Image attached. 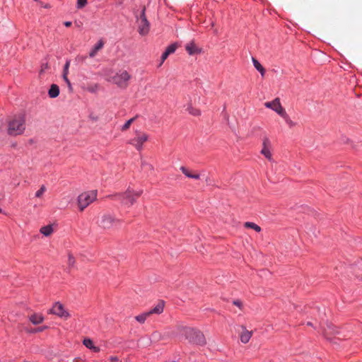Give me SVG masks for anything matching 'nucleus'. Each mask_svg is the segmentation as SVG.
I'll use <instances>...</instances> for the list:
<instances>
[{"label": "nucleus", "mask_w": 362, "mask_h": 362, "mask_svg": "<svg viewBox=\"0 0 362 362\" xmlns=\"http://www.w3.org/2000/svg\"><path fill=\"white\" fill-rule=\"evenodd\" d=\"M122 220L110 211L101 212L97 220L98 227L105 230H115L120 227Z\"/></svg>", "instance_id": "nucleus-1"}, {"label": "nucleus", "mask_w": 362, "mask_h": 362, "mask_svg": "<svg viewBox=\"0 0 362 362\" xmlns=\"http://www.w3.org/2000/svg\"><path fill=\"white\" fill-rule=\"evenodd\" d=\"M177 330L183 334L185 339L190 343L199 346H204L206 344L204 334L198 329L180 325L177 327Z\"/></svg>", "instance_id": "nucleus-2"}, {"label": "nucleus", "mask_w": 362, "mask_h": 362, "mask_svg": "<svg viewBox=\"0 0 362 362\" xmlns=\"http://www.w3.org/2000/svg\"><path fill=\"white\" fill-rule=\"evenodd\" d=\"M141 194L142 190L134 192L129 188L126 192L115 194L112 195V197L115 200L120 201L123 205L130 207L135 203L136 199L139 198Z\"/></svg>", "instance_id": "nucleus-3"}, {"label": "nucleus", "mask_w": 362, "mask_h": 362, "mask_svg": "<svg viewBox=\"0 0 362 362\" xmlns=\"http://www.w3.org/2000/svg\"><path fill=\"white\" fill-rule=\"evenodd\" d=\"M25 129V118L22 115L16 116L8 122L7 132L11 136L20 135L23 133Z\"/></svg>", "instance_id": "nucleus-4"}, {"label": "nucleus", "mask_w": 362, "mask_h": 362, "mask_svg": "<svg viewBox=\"0 0 362 362\" xmlns=\"http://www.w3.org/2000/svg\"><path fill=\"white\" fill-rule=\"evenodd\" d=\"M97 197L96 191L86 192L78 197V206L80 211H83L90 204L94 202Z\"/></svg>", "instance_id": "nucleus-5"}, {"label": "nucleus", "mask_w": 362, "mask_h": 362, "mask_svg": "<svg viewBox=\"0 0 362 362\" xmlns=\"http://www.w3.org/2000/svg\"><path fill=\"white\" fill-rule=\"evenodd\" d=\"M130 74L125 70L120 71L115 76L110 77L109 81L116 84L122 88H126L128 86V81L130 80Z\"/></svg>", "instance_id": "nucleus-6"}, {"label": "nucleus", "mask_w": 362, "mask_h": 362, "mask_svg": "<svg viewBox=\"0 0 362 362\" xmlns=\"http://www.w3.org/2000/svg\"><path fill=\"white\" fill-rule=\"evenodd\" d=\"M264 106L276 112L281 117H286V110L281 106L280 99L276 98L274 100L270 102H266Z\"/></svg>", "instance_id": "nucleus-7"}, {"label": "nucleus", "mask_w": 362, "mask_h": 362, "mask_svg": "<svg viewBox=\"0 0 362 362\" xmlns=\"http://www.w3.org/2000/svg\"><path fill=\"white\" fill-rule=\"evenodd\" d=\"M48 313L56 315L64 319H68L70 317L68 311L65 310L64 305L59 302L55 303L52 309L48 311Z\"/></svg>", "instance_id": "nucleus-8"}, {"label": "nucleus", "mask_w": 362, "mask_h": 362, "mask_svg": "<svg viewBox=\"0 0 362 362\" xmlns=\"http://www.w3.org/2000/svg\"><path fill=\"white\" fill-rule=\"evenodd\" d=\"M145 7L143 8L141 16L139 21V34L142 35H146L149 31V23L145 15Z\"/></svg>", "instance_id": "nucleus-9"}, {"label": "nucleus", "mask_w": 362, "mask_h": 362, "mask_svg": "<svg viewBox=\"0 0 362 362\" xmlns=\"http://www.w3.org/2000/svg\"><path fill=\"white\" fill-rule=\"evenodd\" d=\"M148 135L144 132H137L136 136L129 141V144L133 145L138 151L142 149V146L144 142L148 140Z\"/></svg>", "instance_id": "nucleus-10"}, {"label": "nucleus", "mask_w": 362, "mask_h": 362, "mask_svg": "<svg viewBox=\"0 0 362 362\" xmlns=\"http://www.w3.org/2000/svg\"><path fill=\"white\" fill-rule=\"evenodd\" d=\"M262 149L261 151V153L264 155L269 160H272V153L270 152V146L271 143L268 138H264L262 143Z\"/></svg>", "instance_id": "nucleus-11"}, {"label": "nucleus", "mask_w": 362, "mask_h": 362, "mask_svg": "<svg viewBox=\"0 0 362 362\" xmlns=\"http://www.w3.org/2000/svg\"><path fill=\"white\" fill-rule=\"evenodd\" d=\"M28 319L30 321V322L34 325L41 324L45 320L42 314L37 313H33L31 315H30L28 316Z\"/></svg>", "instance_id": "nucleus-12"}, {"label": "nucleus", "mask_w": 362, "mask_h": 362, "mask_svg": "<svg viewBox=\"0 0 362 362\" xmlns=\"http://www.w3.org/2000/svg\"><path fill=\"white\" fill-rule=\"evenodd\" d=\"M241 327H242V332L240 335V341L243 343L246 344L250 341V339L252 335V332L248 331L247 329H246V328L244 326H242Z\"/></svg>", "instance_id": "nucleus-13"}, {"label": "nucleus", "mask_w": 362, "mask_h": 362, "mask_svg": "<svg viewBox=\"0 0 362 362\" xmlns=\"http://www.w3.org/2000/svg\"><path fill=\"white\" fill-rule=\"evenodd\" d=\"M185 49L190 55L198 54L201 52V50L197 47L194 41L188 42L185 46Z\"/></svg>", "instance_id": "nucleus-14"}, {"label": "nucleus", "mask_w": 362, "mask_h": 362, "mask_svg": "<svg viewBox=\"0 0 362 362\" xmlns=\"http://www.w3.org/2000/svg\"><path fill=\"white\" fill-rule=\"evenodd\" d=\"M164 306H165L164 301L160 300L157 303V305L154 308H153L152 309L148 310V313H149L150 315H151L153 314L159 315L163 312Z\"/></svg>", "instance_id": "nucleus-15"}, {"label": "nucleus", "mask_w": 362, "mask_h": 362, "mask_svg": "<svg viewBox=\"0 0 362 362\" xmlns=\"http://www.w3.org/2000/svg\"><path fill=\"white\" fill-rule=\"evenodd\" d=\"M103 46L104 42L102 40H99L89 52V57L91 58L94 57L97 54L98 52L103 47Z\"/></svg>", "instance_id": "nucleus-16"}, {"label": "nucleus", "mask_w": 362, "mask_h": 362, "mask_svg": "<svg viewBox=\"0 0 362 362\" xmlns=\"http://www.w3.org/2000/svg\"><path fill=\"white\" fill-rule=\"evenodd\" d=\"M180 170L187 177L195 179V180H199L200 178V176L198 173H193L189 170H188L187 168H185L184 166L180 167Z\"/></svg>", "instance_id": "nucleus-17"}, {"label": "nucleus", "mask_w": 362, "mask_h": 362, "mask_svg": "<svg viewBox=\"0 0 362 362\" xmlns=\"http://www.w3.org/2000/svg\"><path fill=\"white\" fill-rule=\"evenodd\" d=\"M69 66H70V60H67L66 62V64L64 66V70H63V78L64 80L65 81V82L67 83V85L71 87V82L69 80L68 78V74H69Z\"/></svg>", "instance_id": "nucleus-18"}, {"label": "nucleus", "mask_w": 362, "mask_h": 362, "mask_svg": "<svg viewBox=\"0 0 362 362\" xmlns=\"http://www.w3.org/2000/svg\"><path fill=\"white\" fill-rule=\"evenodd\" d=\"M83 344L89 349L94 352H99L100 348L93 345V342L90 339H85L83 340Z\"/></svg>", "instance_id": "nucleus-19"}, {"label": "nucleus", "mask_w": 362, "mask_h": 362, "mask_svg": "<svg viewBox=\"0 0 362 362\" xmlns=\"http://www.w3.org/2000/svg\"><path fill=\"white\" fill-rule=\"evenodd\" d=\"M48 94L52 98L57 97L59 94V86L56 84H52L49 90Z\"/></svg>", "instance_id": "nucleus-20"}, {"label": "nucleus", "mask_w": 362, "mask_h": 362, "mask_svg": "<svg viewBox=\"0 0 362 362\" xmlns=\"http://www.w3.org/2000/svg\"><path fill=\"white\" fill-rule=\"evenodd\" d=\"M40 231L44 235L49 236L53 233V228L51 225H47L42 227Z\"/></svg>", "instance_id": "nucleus-21"}, {"label": "nucleus", "mask_w": 362, "mask_h": 362, "mask_svg": "<svg viewBox=\"0 0 362 362\" xmlns=\"http://www.w3.org/2000/svg\"><path fill=\"white\" fill-rule=\"evenodd\" d=\"M150 316L149 313L147 312H145L141 315H139L135 317V319L136 321H138L140 323H144L146 318Z\"/></svg>", "instance_id": "nucleus-22"}, {"label": "nucleus", "mask_w": 362, "mask_h": 362, "mask_svg": "<svg viewBox=\"0 0 362 362\" xmlns=\"http://www.w3.org/2000/svg\"><path fill=\"white\" fill-rule=\"evenodd\" d=\"M244 226L245 228H252V229L255 230L257 232H260L261 231V228L259 226H257V224H255V223H252V222H245L244 223Z\"/></svg>", "instance_id": "nucleus-23"}, {"label": "nucleus", "mask_w": 362, "mask_h": 362, "mask_svg": "<svg viewBox=\"0 0 362 362\" xmlns=\"http://www.w3.org/2000/svg\"><path fill=\"white\" fill-rule=\"evenodd\" d=\"M187 110L189 112V114L194 116H199L201 114V111L199 109L195 108L192 106H189Z\"/></svg>", "instance_id": "nucleus-24"}, {"label": "nucleus", "mask_w": 362, "mask_h": 362, "mask_svg": "<svg viewBox=\"0 0 362 362\" xmlns=\"http://www.w3.org/2000/svg\"><path fill=\"white\" fill-rule=\"evenodd\" d=\"M136 117H132L128 121L126 122V123L121 127V130L122 132H125L130 127L132 122L135 120Z\"/></svg>", "instance_id": "nucleus-25"}, {"label": "nucleus", "mask_w": 362, "mask_h": 362, "mask_svg": "<svg viewBox=\"0 0 362 362\" xmlns=\"http://www.w3.org/2000/svg\"><path fill=\"white\" fill-rule=\"evenodd\" d=\"M177 47V44H175V43L172 44L166 48L165 52L170 55V54H173L175 52Z\"/></svg>", "instance_id": "nucleus-26"}, {"label": "nucleus", "mask_w": 362, "mask_h": 362, "mask_svg": "<svg viewBox=\"0 0 362 362\" xmlns=\"http://www.w3.org/2000/svg\"><path fill=\"white\" fill-rule=\"evenodd\" d=\"M46 187L45 185H42L40 188L35 192V197L37 198H41L43 194L46 191Z\"/></svg>", "instance_id": "nucleus-27"}, {"label": "nucleus", "mask_w": 362, "mask_h": 362, "mask_svg": "<svg viewBox=\"0 0 362 362\" xmlns=\"http://www.w3.org/2000/svg\"><path fill=\"white\" fill-rule=\"evenodd\" d=\"M252 61L254 64V66L256 68L257 71H259V69H261L262 67H263L255 58L252 57Z\"/></svg>", "instance_id": "nucleus-28"}, {"label": "nucleus", "mask_w": 362, "mask_h": 362, "mask_svg": "<svg viewBox=\"0 0 362 362\" xmlns=\"http://www.w3.org/2000/svg\"><path fill=\"white\" fill-rule=\"evenodd\" d=\"M68 264L70 267H73L75 264V258L70 253L68 255Z\"/></svg>", "instance_id": "nucleus-29"}, {"label": "nucleus", "mask_w": 362, "mask_h": 362, "mask_svg": "<svg viewBox=\"0 0 362 362\" xmlns=\"http://www.w3.org/2000/svg\"><path fill=\"white\" fill-rule=\"evenodd\" d=\"M88 0H77V7L81 8L87 4Z\"/></svg>", "instance_id": "nucleus-30"}, {"label": "nucleus", "mask_w": 362, "mask_h": 362, "mask_svg": "<svg viewBox=\"0 0 362 362\" xmlns=\"http://www.w3.org/2000/svg\"><path fill=\"white\" fill-rule=\"evenodd\" d=\"M285 120H286V122L289 125V126H293L294 124L293 122L290 119L288 115H287V113L286 112V117H282Z\"/></svg>", "instance_id": "nucleus-31"}, {"label": "nucleus", "mask_w": 362, "mask_h": 362, "mask_svg": "<svg viewBox=\"0 0 362 362\" xmlns=\"http://www.w3.org/2000/svg\"><path fill=\"white\" fill-rule=\"evenodd\" d=\"M86 59V56L78 55L76 57V60L78 62H83Z\"/></svg>", "instance_id": "nucleus-32"}, {"label": "nucleus", "mask_w": 362, "mask_h": 362, "mask_svg": "<svg viewBox=\"0 0 362 362\" xmlns=\"http://www.w3.org/2000/svg\"><path fill=\"white\" fill-rule=\"evenodd\" d=\"M169 56V54L165 51L162 56H161V62H160V65L163 63V62L168 58V57Z\"/></svg>", "instance_id": "nucleus-33"}, {"label": "nucleus", "mask_w": 362, "mask_h": 362, "mask_svg": "<svg viewBox=\"0 0 362 362\" xmlns=\"http://www.w3.org/2000/svg\"><path fill=\"white\" fill-rule=\"evenodd\" d=\"M47 328H48L47 326H42V327L35 328V331H37V332H42Z\"/></svg>", "instance_id": "nucleus-34"}, {"label": "nucleus", "mask_w": 362, "mask_h": 362, "mask_svg": "<svg viewBox=\"0 0 362 362\" xmlns=\"http://www.w3.org/2000/svg\"><path fill=\"white\" fill-rule=\"evenodd\" d=\"M160 337V334L158 332H154L151 334V338L153 339V340H156V339H158Z\"/></svg>", "instance_id": "nucleus-35"}, {"label": "nucleus", "mask_w": 362, "mask_h": 362, "mask_svg": "<svg viewBox=\"0 0 362 362\" xmlns=\"http://www.w3.org/2000/svg\"><path fill=\"white\" fill-rule=\"evenodd\" d=\"M48 69V64H43L42 65V68H41V69H40V74H42V73H43V72H45V70H46V69Z\"/></svg>", "instance_id": "nucleus-36"}, {"label": "nucleus", "mask_w": 362, "mask_h": 362, "mask_svg": "<svg viewBox=\"0 0 362 362\" xmlns=\"http://www.w3.org/2000/svg\"><path fill=\"white\" fill-rule=\"evenodd\" d=\"M25 331L27 333H29V334L37 333V331H35V328H30V329L26 328Z\"/></svg>", "instance_id": "nucleus-37"}, {"label": "nucleus", "mask_w": 362, "mask_h": 362, "mask_svg": "<svg viewBox=\"0 0 362 362\" xmlns=\"http://www.w3.org/2000/svg\"><path fill=\"white\" fill-rule=\"evenodd\" d=\"M233 304L239 308H241L242 307V303L241 301L237 300H234L233 301Z\"/></svg>", "instance_id": "nucleus-38"}, {"label": "nucleus", "mask_w": 362, "mask_h": 362, "mask_svg": "<svg viewBox=\"0 0 362 362\" xmlns=\"http://www.w3.org/2000/svg\"><path fill=\"white\" fill-rule=\"evenodd\" d=\"M259 71L260 72L262 76H264V74H265V69L264 67H262L261 69L259 70Z\"/></svg>", "instance_id": "nucleus-39"}, {"label": "nucleus", "mask_w": 362, "mask_h": 362, "mask_svg": "<svg viewBox=\"0 0 362 362\" xmlns=\"http://www.w3.org/2000/svg\"><path fill=\"white\" fill-rule=\"evenodd\" d=\"M110 360L112 362H115L118 361V358L117 356H111Z\"/></svg>", "instance_id": "nucleus-40"}, {"label": "nucleus", "mask_w": 362, "mask_h": 362, "mask_svg": "<svg viewBox=\"0 0 362 362\" xmlns=\"http://www.w3.org/2000/svg\"><path fill=\"white\" fill-rule=\"evenodd\" d=\"M71 22L66 21V22L64 23V25L66 27H69V26H71Z\"/></svg>", "instance_id": "nucleus-41"}, {"label": "nucleus", "mask_w": 362, "mask_h": 362, "mask_svg": "<svg viewBox=\"0 0 362 362\" xmlns=\"http://www.w3.org/2000/svg\"><path fill=\"white\" fill-rule=\"evenodd\" d=\"M40 4L42 6L45 7V8H49V5L48 4H43L42 3L40 2Z\"/></svg>", "instance_id": "nucleus-42"}, {"label": "nucleus", "mask_w": 362, "mask_h": 362, "mask_svg": "<svg viewBox=\"0 0 362 362\" xmlns=\"http://www.w3.org/2000/svg\"><path fill=\"white\" fill-rule=\"evenodd\" d=\"M307 325H309V326H312V323L311 322H308Z\"/></svg>", "instance_id": "nucleus-43"}]
</instances>
